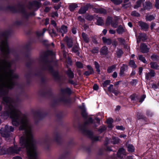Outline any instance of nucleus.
Listing matches in <instances>:
<instances>
[{"mask_svg": "<svg viewBox=\"0 0 159 159\" xmlns=\"http://www.w3.org/2000/svg\"><path fill=\"white\" fill-rule=\"evenodd\" d=\"M11 62H0V98L2 103L5 106L6 111L1 116L4 118L10 116L14 126L20 125V130H24L25 134L20 139L22 148H26L29 159H38L36 142L33 139L31 127L27 116L22 114L13 100L7 96L8 90L14 86V80L18 75L10 68Z\"/></svg>", "mask_w": 159, "mask_h": 159, "instance_id": "1", "label": "nucleus"}, {"mask_svg": "<svg viewBox=\"0 0 159 159\" xmlns=\"http://www.w3.org/2000/svg\"><path fill=\"white\" fill-rule=\"evenodd\" d=\"M20 150V148L18 147L14 143L13 147H10L7 149H6L4 148H2L0 150V154L2 155L7 153L8 154H18Z\"/></svg>", "mask_w": 159, "mask_h": 159, "instance_id": "2", "label": "nucleus"}, {"mask_svg": "<svg viewBox=\"0 0 159 159\" xmlns=\"http://www.w3.org/2000/svg\"><path fill=\"white\" fill-rule=\"evenodd\" d=\"M14 130L13 127L6 125L5 126L4 128H1L0 130V133L2 137L7 139L10 137V132H13Z\"/></svg>", "mask_w": 159, "mask_h": 159, "instance_id": "3", "label": "nucleus"}, {"mask_svg": "<svg viewBox=\"0 0 159 159\" xmlns=\"http://www.w3.org/2000/svg\"><path fill=\"white\" fill-rule=\"evenodd\" d=\"M155 73L154 71L151 70L149 72L146 74L145 78L147 80H150L152 78L155 76Z\"/></svg>", "mask_w": 159, "mask_h": 159, "instance_id": "4", "label": "nucleus"}, {"mask_svg": "<svg viewBox=\"0 0 159 159\" xmlns=\"http://www.w3.org/2000/svg\"><path fill=\"white\" fill-rule=\"evenodd\" d=\"M90 6V4H87L84 7H82L79 11V13L80 14L85 13Z\"/></svg>", "mask_w": 159, "mask_h": 159, "instance_id": "5", "label": "nucleus"}, {"mask_svg": "<svg viewBox=\"0 0 159 159\" xmlns=\"http://www.w3.org/2000/svg\"><path fill=\"white\" fill-rule=\"evenodd\" d=\"M87 67L88 70L86 71L85 72H84V75L86 76H89L90 74H92L93 73L94 71L93 69L90 66H87Z\"/></svg>", "mask_w": 159, "mask_h": 159, "instance_id": "6", "label": "nucleus"}, {"mask_svg": "<svg viewBox=\"0 0 159 159\" xmlns=\"http://www.w3.org/2000/svg\"><path fill=\"white\" fill-rule=\"evenodd\" d=\"M57 30L58 32L59 31L60 32L62 33L61 35L62 37L64 36L63 34L66 33L67 31V26L64 25H62L61 29L59 30L57 28Z\"/></svg>", "mask_w": 159, "mask_h": 159, "instance_id": "7", "label": "nucleus"}, {"mask_svg": "<svg viewBox=\"0 0 159 159\" xmlns=\"http://www.w3.org/2000/svg\"><path fill=\"white\" fill-rule=\"evenodd\" d=\"M147 39L146 35L145 34L140 33L137 37V42L139 43L141 40L144 41Z\"/></svg>", "mask_w": 159, "mask_h": 159, "instance_id": "8", "label": "nucleus"}, {"mask_svg": "<svg viewBox=\"0 0 159 159\" xmlns=\"http://www.w3.org/2000/svg\"><path fill=\"white\" fill-rule=\"evenodd\" d=\"M64 40L66 42L68 48H70L72 47L73 42L71 39L67 37H66Z\"/></svg>", "mask_w": 159, "mask_h": 159, "instance_id": "9", "label": "nucleus"}, {"mask_svg": "<svg viewBox=\"0 0 159 159\" xmlns=\"http://www.w3.org/2000/svg\"><path fill=\"white\" fill-rule=\"evenodd\" d=\"M140 49L141 52L143 53L147 52L148 51V49L147 46L144 43H142L140 45Z\"/></svg>", "mask_w": 159, "mask_h": 159, "instance_id": "10", "label": "nucleus"}, {"mask_svg": "<svg viewBox=\"0 0 159 159\" xmlns=\"http://www.w3.org/2000/svg\"><path fill=\"white\" fill-rule=\"evenodd\" d=\"M143 7L145 10H149L152 8V3L149 2H146L143 4Z\"/></svg>", "mask_w": 159, "mask_h": 159, "instance_id": "11", "label": "nucleus"}, {"mask_svg": "<svg viewBox=\"0 0 159 159\" xmlns=\"http://www.w3.org/2000/svg\"><path fill=\"white\" fill-rule=\"evenodd\" d=\"M120 140L118 137L113 136L110 141V143L113 144H117L120 143Z\"/></svg>", "mask_w": 159, "mask_h": 159, "instance_id": "12", "label": "nucleus"}, {"mask_svg": "<svg viewBox=\"0 0 159 159\" xmlns=\"http://www.w3.org/2000/svg\"><path fill=\"white\" fill-rule=\"evenodd\" d=\"M125 150L123 148H120L117 153V156L120 158H121L123 157V156L125 155Z\"/></svg>", "mask_w": 159, "mask_h": 159, "instance_id": "13", "label": "nucleus"}, {"mask_svg": "<svg viewBox=\"0 0 159 159\" xmlns=\"http://www.w3.org/2000/svg\"><path fill=\"white\" fill-rule=\"evenodd\" d=\"M127 70V66L123 64L121 67L120 70V76L123 75L124 74V72Z\"/></svg>", "mask_w": 159, "mask_h": 159, "instance_id": "14", "label": "nucleus"}, {"mask_svg": "<svg viewBox=\"0 0 159 159\" xmlns=\"http://www.w3.org/2000/svg\"><path fill=\"white\" fill-rule=\"evenodd\" d=\"M78 7L77 4L73 3L70 4L69 7V9L71 11H73Z\"/></svg>", "mask_w": 159, "mask_h": 159, "instance_id": "15", "label": "nucleus"}, {"mask_svg": "<svg viewBox=\"0 0 159 159\" xmlns=\"http://www.w3.org/2000/svg\"><path fill=\"white\" fill-rule=\"evenodd\" d=\"M61 92L63 94H70L71 91L70 89L69 88L62 89L61 90Z\"/></svg>", "mask_w": 159, "mask_h": 159, "instance_id": "16", "label": "nucleus"}, {"mask_svg": "<svg viewBox=\"0 0 159 159\" xmlns=\"http://www.w3.org/2000/svg\"><path fill=\"white\" fill-rule=\"evenodd\" d=\"M82 36L84 41L87 43L89 42L90 40L88 35L84 33L83 32L82 34Z\"/></svg>", "mask_w": 159, "mask_h": 159, "instance_id": "17", "label": "nucleus"}, {"mask_svg": "<svg viewBox=\"0 0 159 159\" xmlns=\"http://www.w3.org/2000/svg\"><path fill=\"white\" fill-rule=\"evenodd\" d=\"M145 0H139L137 1L136 4L134 6V9H137L141 6L142 3Z\"/></svg>", "mask_w": 159, "mask_h": 159, "instance_id": "18", "label": "nucleus"}, {"mask_svg": "<svg viewBox=\"0 0 159 159\" xmlns=\"http://www.w3.org/2000/svg\"><path fill=\"white\" fill-rule=\"evenodd\" d=\"M108 48L106 46L103 47L100 50L101 54L103 55H106L107 54Z\"/></svg>", "mask_w": 159, "mask_h": 159, "instance_id": "19", "label": "nucleus"}, {"mask_svg": "<svg viewBox=\"0 0 159 159\" xmlns=\"http://www.w3.org/2000/svg\"><path fill=\"white\" fill-rule=\"evenodd\" d=\"M116 31L118 34H121L125 32V30L123 27L119 25L116 29Z\"/></svg>", "mask_w": 159, "mask_h": 159, "instance_id": "20", "label": "nucleus"}, {"mask_svg": "<svg viewBox=\"0 0 159 159\" xmlns=\"http://www.w3.org/2000/svg\"><path fill=\"white\" fill-rule=\"evenodd\" d=\"M151 67L152 69L158 70L159 69V66L156 63L151 62L150 63Z\"/></svg>", "mask_w": 159, "mask_h": 159, "instance_id": "21", "label": "nucleus"}, {"mask_svg": "<svg viewBox=\"0 0 159 159\" xmlns=\"http://www.w3.org/2000/svg\"><path fill=\"white\" fill-rule=\"evenodd\" d=\"M102 39L103 42L106 44L110 45L111 43V40L110 39L103 37L102 38Z\"/></svg>", "mask_w": 159, "mask_h": 159, "instance_id": "22", "label": "nucleus"}, {"mask_svg": "<svg viewBox=\"0 0 159 159\" xmlns=\"http://www.w3.org/2000/svg\"><path fill=\"white\" fill-rule=\"evenodd\" d=\"M104 23V21L101 17H98L97 19L96 24L99 25H102Z\"/></svg>", "mask_w": 159, "mask_h": 159, "instance_id": "23", "label": "nucleus"}, {"mask_svg": "<svg viewBox=\"0 0 159 159\" xmlns=\"http://www.w3.org/2000/svg\"><path fill=\"white\" fill-rule=\"evenodd\" d=\"M116 65H113L112 66L108 67L107 71L109 73H110L116 69Z\"/></svg>", "mask_w": 159, "mask_h": 159, "instance_id": "24", "label": "nucleus"}, {"mask_svg": "<svg viewBox=\"0 0 159 159\" xmlns=\"http://www.w3.org/2000/svg\"><path fill=\"white\" fill-rule=\"evenodd\" d=\"M139 24L140 26H141L142 29H147L148 28V25L145 23L140 22Z\"/></svg>", "mask_w": 159, "mask_h": 159, "instance_id": "25", "label": "nucleus"}, {"mask_svg": "<svg viewBox=\"0 0 159 159\" xmlns=\"http://www.w3.org/2000/svg\"><path fill=\"white\" fill-rule=\"evenodd\" d=\"M155 15H147L146 16V19L147 20L151 21L154 19Z\"/></svg>", "mask_w": 159, "mask_h": 159, "instance_id": "26", "label": "nucleus"}, {"mask_svg": "<svg viewBox=\"0 0 159 159\" xmlns=\"http://www.w3.org/2000/svg\"><path fill=\"white\" fill-rule=\"evenodd\" d=\"M111 1L115 4L116 5H119L122 2V0H111Z\"/></svg>", "mask_w": 159, "mask_h": 159, "instance_id": "27", "label": "nucleus"}, {"mask_svg": "<svg viewBox=\"0 0 159 159\" xmlns=\"http://www.w3.org/2000/svg\"><path fill=\"white\" fill-rule=\"evenodd\" d=\"M67 74L69 77L70 78H73L74 77L73 73L70 69L68 70L67 72Z\"/></svg>", "mask_w": 159, "mask_h": 159, "instance_id": "28", "label": "nucleus"}, {"mask_svg": "<svg viewBox=\"0 0 159 159\" xmlns=\"http://www.w3.org/2000/svg\"><path fill=\"white\" fill-rule=\"evenodd\" d=\"M89 133L90 134V137L93 140L96 141L98 140V137L93 136V133L91 132H90Z\"/></svg>", "mask_w": 159, "mask_h": 159, "instance_id": "29", "label": "nucleus"}, {"mask_svg": "<svg viewBox=\"0 0 159 159\" xmlns=\"http://www.w3.org/2000/svg\"><path fill=\"white\" fill-rule=\"evenodd\" d=\"M151 58L153 61H156L159 59V57L157 55L153 54L151 56Z\"/></svg>", "mask_w": 159, "mask_h": 159, "instance_id": "30", "label": "nucleus"}, {"mask_svg": "<svg viewBox=\"0 0 159 159\" xmlns=\"http://www.w3.org/2000/svg\"><path fill=\"white\" fill-rule=\"evenodd\" d=\"M129 65L131 67L133 68H136L137 67L134 62L132 60H130Z\"/></svg>", "mask_w": 159, "mask_h": 159, "instance_id": "31", "label": "nucleus"}, {"mask_svg": "<svg viewBox=\"0 0 159 159\" xmlns=\"http://www.w3.org/2000/svg\"><path fill=\"white\" fill-rule=\"evenodd\" d=\"M127 149L129 151L133 152L134 151V148L132 145H129L127 147Z\"/></svg>", "mask_w": 159, "mask_h": 159, "instance_id": "32", "label": "nucleus"}, {"mask_svg": "<svg viewBox=\"0 0 159 159\" xmlns=\"http://www.w3.org/2000/svg\"><path fill=\"white\" fill-rule=\"evenodd\" d=\"M82 116L84 118L86 117L87 116V114L86 113L84 108V107L83 108H82Z\"/></svg>", "mask_w": 159, "mask_h": 159, "instance_id": "33", "label": "nucleus"}, {"mask_svg": "<svg viewBox=\"0 0 159 159\" xmlns=\"http://www.w3.org/2000/svg\"><path fill=\"white\" fill-rule=\"evenodd\" d=\"M123 53V52L120 49H118L117 51L116 52L117 55L119 57H120Z\"/></svg>", "mask_w": 159, "mask_h": 159, "instance_id": "34", "label": "nucleus"}, {"mask_svg": "<svg viewBox=\"0 0 159 159\" xmlns=\"http://www.w3.org/2000/svg\"><path fill=\"white\" fill-rule=\"evenodd\" d=\"M131 15L133 16L136 17H138L140 16V14L135 11H132Z\"/></svg>", "mask_w": 159, "mask_h": 159, "instance_id": "35", "label": "nucleus"}, {"mask_svg": "<svg viewBox=\"0 0 159 159\" xmlns=\"http://www.w3.org/2000/svg\"><path fill=\"white\" fill-rule=\"evenodd\" d=\"M112 20V18L111 17H108L106 20V24L107 25H109L111 23Z\"/></svg>", "mask_w": 159, "mask_h": 159, "instance_id": "36", "label": "nucleus"}, {"mask_svg": "<svg viewBox=\"0 0 159 159\" xmlns=\"http://www.w3.org/2000/svg\"><path fill=\"white\" fill-rule=\"evenodd\" d=\"M111 81L109 80H106L102 83L103 86L104 87H106L110 83Z\"/></svg>", "mask_w": 159, "mask_h": 159, "instance_id": "37", "label": "nucleus"}, {"mask_svg": "<svg viewBox=\"0 0 159 159\" xmlns=\"http://www.w3.org/2000/svg\"><path fill=\"white\" fill-rule=\"evenodd\" d=\"M106 129V127L105 126L103 125L99 128L98 129V131L100 133H102L105 131Z\"/></svg>", "mask_w": 159, "mask_h": 159, "instance_id": "38", "label": "nucleus"}, {"mask_svg": "<svg viewBox=\"0 0 159 159\" xmlns=\"http://www.w3.org/2000/svg\"><path fill=\"white\" fill-rule=\"evenodd\" d=\"M139 60L142 61L144 63H146L147 61L144 57H143L142 55H139Z\"/></svg>", "mask_w": 159, "mask_h": 159, "instance_id": "39", "label": "nucleus"}, {"mask_svg": "<svg viewBox=\"0 0 159 159\" xmlns=\"http://www.w3.org/2000/svg\"><path fill=\"white\" fill-rule=\"evenodd\" d=\"M46 30L45 29H43V32H37L36 33L37 35L38 36H41L42 35H43L45 33V32L46 31Z\"/></svg>", "mask_w": 159, "mask_h": 159, "instance_id": "40", "label": "nucleus"}, {"mask_svg": "<svg viewBox=\"0 0 159 159\" xmlns=\"http://www.w3.org/2000/svg\"><path fill=\"white\" fill-rule=\"evenodd\" d=\"M137 83V80H133L130 82V84L133 86H135Z\"/></svg>", "mask_w": 159, "mask_h": 159, "instance_id": "41", "label": "nucleus"}, {"mask_svg": "<svg viewBox=\"0 0 159 159\" xmlns=\"http://www.w3.org/2000/svg\"><path fill=\"white\" fill-rule=\"evenodd\" d=\"M76 65L77 67L79 68H82L83 67V64L79 61L76 62Z\"/></svg>", "mask_w": 159, "mask_h": 159, "instance_id": "42", "label": "nucleus"}, {"mask_svg": "<svg viewBox=\"0 0 159 159\" xmlns=\"http://www.w3.org/2000/svg\"><path fill=\"white\" fill-rule=\"evenodd\" d=\"M98 12L101 14H105L106 13V11L104 9L101 8L98 10Z\"/></svg>", "mask_w": 159, "mask_h": 159, "instance_id": "43", "label": "nucleus"}, {"mask_svg": "<svg viewBox=\"0 0 159 159\" xmlns=\"http://www.w3.org/2000/svg\"><path fill=\"white\" fill-rule=\"evenodd\" d=\"M118 41L121 44H124L125 43V40L122 38H119L117 39Z\"/></svg>", "mask_w": 159, "mask_h": 159, "instance_id": "44", "label": "nucleus"}, {"mask_svg": "<svg viewBox=\"0 0 159 159\" xmlns=\"http://www.w3.org/2000/svg\"><path fill=\"white\" fill-rule=\"evenodd\" d=\"M93 18V16L88 15L86 16V19L89 20H91Z\"/></svg>", "mask_w": 159, "mask_h": 159, "instance_id": "45", "label": "nucleus"}, {"mask_svg": "<svg viewBox=\"0 0 159 159\" xmlns=\"http://www.w3.org/2000/svg\"><path fill=\"white\" fill-rule=\"evenodd\" d=\"M93 121V120L91 118H89L88 120L85 122V125L89 123H91Z\"/></svg>", "mask_w": 159, "mask_h": 159, "instance_id": "46", "label": "nucleus"}, {"mask_svg": "<svg viewBox=\"0 0 159 159\" xmlns=\"http://www.w3.org/2000/svg\"><path fill=\"white\" fill-rule=\"evenodd\" d=\"M155 6L157 9H159V0H156Z\"/></svg>", "mask_w": 159, "mask_h": 159, "instance_id": "47", "label": "nucleus"}, {"mask_svg": "<svg viewBox=\"0 0 159 159\" xmlns=\"http://www.w3.org/2000/svg\"><path fill=\"white\" fill-rule=\"evenodd\" d=\"M112 92L116 96L120 93V92L118 90L116 89H113Z\"/></svg>", "mask_w": 159, "mask_h": 159, "instance_id": "48", "label": "nucleus"}, {"mask_svg": "<svg viewBox=\"0 0 159 159\" xmlns=\"http://www.w3.org/2000/svg\"><path fill=\"white\" fill-rule=\"evenodd\" d=\"M113 120L112 118H110L107 119V124H112L113 122Z\"/></svg>", "mask_w": 159, "mask_h": 159, "instance_id": "49", "label": "nucleus"}, {"mask_svg": "<svg viewBox=\"0 0 159 159\" xmlns=\"http://www.w3.org/2000/svg\"><path fill=\"white\" fill-rule=\"evenodd\" d=\"M136 98V96L135 94L132 95L130 97V98L131 99V100L133 101H134Z\"/></svg>", "mask_w": 159, "mask_h": 159, "instance_id": "50", "label": "nucleus"}, {"mask_svg": "<svg viewBox=\"0 0 159 159\" xmlns=\"http://www.w3.org/2000/svg\"><path fill=\"white\" fill-rule=\"evenodd\" d=\"M113 89H113V85L110 84L108 88V91L110 92H112Z\"/></svg>", "mask_w": 159, "mask_h": 159, "instance_id": "51", "label": "nucleus"}, {"mask_svg": "<svg viewBox=\"0 0 159 159\" xmlns=\"http://www.w3.org/2000/svg\"><path fill=\"white\" fill-rule=\"evenodd\" d=\"M72 51L75 52H77L78 51V47L77 46H75L74 47L72 48Z\"/></svg>", "mask_w": 159, "mask_h": 159, "instance_id": "52", "label": "nucleus"}, {"mask_svg": "<svg viewBox=\"0 0 159 159\" xmlns=\"http://www.w3.org/2000/svg\"><path fill=\"white\" fill-rule=\"evenodd\" d=\"M78 20H79L80 21V22H84V19H83L81 16H79L78 17Z\"/></svg>", "mask_w": 159, "mask_h": 159, "instance_id": "53", "label": "nucleus"}, {"mask_svg": "<svg viewBox=\"0 0 159 159\" xmlns=\"http://www.w3.org/2000/svg\"><path fill=\"white\" fill-rule=\"evenodd\" d=\"M145 97L146 96L145 95H143L142 96L139 100V102H142L144 100V99L145 98Z\"/></svg>", "mask_w": 159, "mask_h": 159, "instance_id": "54", "label": "nucleus"}, {"mask_svg": "<svg viewBox=\"0 0 159 159\" xmlns=\"http://www.w3.org/2000/svg\"><path fill=\"white\" fill-rule=\"evenodd\" d=\"M116 128L118 129H120L121 130H123L124 129V128L122 126H116Z\"/></svg>", "mask_w": 159, "mask_h": 159, "instance_id": "55", "label": "nucleus"}, {"mask_svg": "<svg viewBox=\"0 0 159 159\" xmlns=\"http://www.w3.org/2000/svg\"><path fill=\"white\" fill-rule=\"evenodd\" d=\"M58 14L57 12H54L52 13V16L53 17H55V16L57 17L58 16Z\"/></svg>", "mask_w": 159, "mask_h": 159, "instance_id": "56", "label": "nucleus"}, {"mask_svg": "<svg viewBox=\"0 0 159 159\" xmlns=\"http://www.w3.org/2000/svg\"><path fill=\"white\" fill-rule=\"evenodd\" d=\"M93 89L95 90H98V86L97 84H95L93 86Z\"/></svg>", "mask_w": 159, "mask_h": 159, "instance_id": "57", "label": "nucleus"}, {"mask_svg": "<svg viewBox=\"0 0 159 159\" xmlns=\"http://www.w3.org/2000/svg\"><path fill=\"white\" fill-rule=\"evenodd\" d=\"M117 72H114L113 75H112V77L114 78H116L117 77Z\"/></svg>", "mask_w": 159, "mask_h": 159, "instance_id": "58", "label": "nucleus"}, {"mask_svg": "<svg viewBox=\"0 0 159 159\" xmlns=\"http://www.w3.org/2000/svg\"><path fill=\"white\" fill-rule=\"evenodd\" d=\"M94 65H95V67L96 68H99V65L98 63L96 61H95L94 62Z\"/></svg>", "mask_w": 159, "mask_h": 159, "instance_id": "59", "label": "nucleus"}, {"mask_svg": "<svg viewBox=\"0 0 159 159\" xmlns=\"http://www.w3.org/2000/svg\"><path fill=\"white\" fill-rule=\"evenodd\" d=\"M109 32L111 34H114L115 33V31L112 30H109Z\"/></svg>", "mask_w": 159, "mask_h": 159, "instance_id": "60", "label": "nucleus"}, {"mask_svg": "<svg viewBox=\"0 0 159 159\" xmlns=\"http://www.w3.org/2000/svg\"><path fill=\"white\" fill-rule=\"evenodd\" d=\"M51 24L54 26H56V23L55 21L52 20L51 21Z\"/></svg>", "mask_w": 159, "mask_h": 159, "instance_id": "61", "label": "nucleus"}, {"mask_svg": "<svg viewBox=\"0 0 159 159\" xmlns=\"http://www.w3.org/2000/svg\"><path fill=\"white\" fill-rule=\"evenodd\" d=\"M111 26L114 28H116L117 26V24L116 23L115 24L112 23H111Z\"/></svg>", "mask_w": 159, "mask_h": 159, "instance_id": "62", "label": "nucleus"}, {"mask_svg": "<svg viewBox=\"0 0 159 159\" xmlns=\"http://www.w3.org/2000/svg\"><path fill=\"white\" fill-rule=\"evenodd\" d=\"M72 33L74 34H75L76 33V31L75 28H73L72 30Z\"/></svg>", "mask_w": 159, "mask_h": 159, "instance_id": "63", "label": "nucleus"}, {"mask_svg": "<svg viewBox=\"0 0 159 159\" xmlns=\"http://www.w3.org/2000/svg\"><path fill=\"white\" fill-rule=\"evenodd\" d=\"M13 159H22V158L19 156H17L13 157Z\"/></svg>", "mask_w": 159, "mask_h": 159, "instance_id": "64", "label": "nucleus"}]
</instances>
